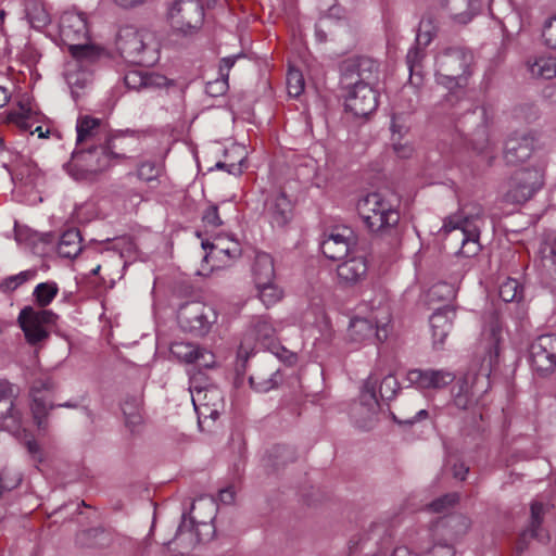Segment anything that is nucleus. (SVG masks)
<instances>
[{
    "instance_id": "e433bc0d",
    "label": "nucleus",
    "mask_w": 556,
    "mask_h": 556,
    "mask_svg": "<svg viewBox=\"0 0 556 556\" xmlns=\"http://www.w3.org/2000/svg\"><path fill=\"white\" fill-rule=\"evenodd\" d=\"M255 286L258 298L266 307L275 305L282 298V291L274 280L265 282L264 285L256 283Z\"/></svg>"
},
{
    "instance_id": "7ed1b4c3",
    "label": "nucleus",
    "mask_w": 556,
    "mask_h": 556,
    "mask_svg": "<svg viewBox=\"0 0 556 556\" xmlns=\"http://www.w3.org/2000/svg\"><path fill=\"white\" fill-rule=\"evenodd\" d=\"M116 49L127 63L152 66L160 59L161 43L154 31L126 26L118 31Z\"/></svg>"
},
{
    "instance_id": "f3484780",
    "label": "nucleus",
    "mask_w": 556,
    "mask_h": 556,
    "mask_svg": "<svg viewBox=\"0 0 556 556\" xmlns=\"http://www.w3.org/2000/svg\"><path fill=\"white\" fill-rule=\"evenodd\" d=\"M530 358L536 371H552L556 367V336L538 337L530 346Z\"/></svg>"
},
{
    "instance_id": "a878e982",
    "label": "nucleus",
    "mask_w": 556,
    "mask_h": 556,
    "mask_svg": "<svg viewBox=\"0 0 556 556\" xmlns=\"http://www.w3.org/2000/svg\"><path fill=\"white\" fill-rule=\"evenodd\" d=\"M533 150V138L529 135L515 134L505 143L504 159L507 164L517 165L528 160Z\"/></svg>"
},
{
    "instance_id": "69168bd1",
    "label": "nucleus",
    "mask_w": 556,
    "mask_h": 556,
    "mask_svg": "<svg viewBox=\"0 0 556 556\" xmlns=\"http://www.w3.org/2000/svg\"><path fill=\"white\" fill-rule=\"evenodd\" d=\"M468 471H469V468L465 464H456V465H454V468H453V476L456 479L465 480Z\"/></svg>"
},
{
    "instance_id": "4be33fe9",
    "label": "nucleus",
    "mask_w": 556,
    "mask_h": 556,
    "mask_svg": "<svg viewBox=\"0 0 556 556\" xmlns=\"http://www.w3.org/2000/svg\"><path fill=\"white\" fill-rule=\"evenodd\" d=\"M353 232L349 228L334 229L320 243L323 254L330 260H342L352 254Z\"/></svg>"
},
{
    "instance_id": "c9c22d12",
    "label": "nucleus",
    "mask_w": 556,
    "mask_h": 556,
    "mask_svg": "<svg viewBox=\"0 0 556 556\" xmlns=\"http://www.w3.org/2000/svg\"><path fill=\"white\" fill-rule=\"evenodd\" d=\"M122 412L125 417V424L131 431L142 424L141 400L136 396L125 399L122 404Z\"/></svg>"
},
{
    "instance_id": "4468645a",
    "label": "nucleus",
    "mask_w": 556,
    "mask_h": 556,
    "mask_svg": "<svg viewBox=\"0 0 556 556\" xmlns=\"http://www.w3.org/2000/svg\"><path fill=\"white\" fill-rule=\"evenodd\" d=\"M191 401L198 414L199 426L207 420L215 421L225 408L223 391L215 387H194L190 386Z\"/></svg>"
},
{
    "instance_id": "423d86ee",
    "label": "nucleus",
    "mask_w": 556,
    "mask_h": 556,
    "mask_svg": "<svg viewBox=\"0 0 556 556\" xmlns=\"http://www.w3.org/2000/svg\"><path fill=\"white\" fill-rule=\"evenodd\" d=\"M473 54L464 47H448L440 51L434 59L437 84L448 90L462 89L471 75Z\"/></svg>"
},
{
    "instance_id": "338daca9",
    "label": "nucleus",
    "mask_w": 556,
    "mask_h": 556,
    "mask_svg": "<svg viewBox=\"0 0 556 556\" xmlns=\"http://www.w3.org/2000/svg\"><path fill=\"white\" fill-rule=\"evenodd\" d=\"M215 167L219 168V169H226L229 174H232V175H240L242 173L240 165H236V164L227 165L223 162H218V163H216Z\"/></svg>"
},
{
    "instance_id": "37998d69",
    "label": "nucleus",
    "mask_w": 556,
    "mask_h": 556,
    "mask_svg": "<svg viewBox=\"0 0 556 556\" xmlns=\"http://www.w3.org/2000/svg\"><path fill=\"white\" fill-rule=\"evenodd\" d=\"M498 294L507 303L519 301L522 298V289L516 279L508 278L501 283Z\"/></svg>"
},
{
    "instance_id": "aec40b11",
    "label": "nucleus",
    "mask_w": 556,
    "mask_h": 556,
    "mask_svg": "<svg viewBox=\"0 0 556 556\" xmlns=\"http://www.w3.org/2000/svg\"><path fill=\"white\" fill-rule=\"evenodd\" d=\"M16 396L15 387L4 380H0V420L3 427L18 434L22 430V417L17 409L14 408V399Z\"/></svg>"
},
{
    "instance_id": "ea45409f",
    "label": "nucleus",
    "mask_w": 556,
    "mask_h": 556,
    "mask_svg": "<svg viewBox=\"0 0 556 556\" xmlns=\"http://www.w3.org/2000/svg\"><path fill=\"white\" fill-rule=\"evenodd\" d=\"M253 332L256 340H258L264 346H269L276 336L275 327L264 317H261L255 321Z\"/></svg>"
},
{
    "instance_id": "5fc2aeb1",
    "label": "nucleus",
    "mask_w": 556,
    "mask_h": 556,
    "mask_svg": "<svg viewBox=\"0 0 556 556\" xmlns=\"http://www.w3.org/2000/svg\"><path fill=\"white\" fill-rule=\"evenodd\" d=\"M457 500H458V496L456 493L446 494V495H443L442 497L433 501L430 504V508L433 511L441 513L444 509H446L447 507L454 505L457 502Z\"/></svg>"
},
{
    "instance_id": "6e6552de",
    "label": "nucleus",
    "mask_w": 556,
    "mask_h": 556,
    "mask_svg": "<svg viewBox=\"0 0 556 556\" xmlns=\"http://www.w3.org/2000/svg\"><path fill=\"white\" fill-rule=\"evenodd\" d=\"M357 211L367 228L376 233L388 232L400 220L394 199L382 192H371L361 198Z\"/></svg>"
},
{
    "instance_id": "2eb2a0df",
    "label": "nucleus",
    "mask_w": 556,
    "mask_h": 556,
    "mask_svg": "<svg viewBox=\"0 0 556 556\" xmlns=\"http://www.w3.org/2000/svg\"><path fill=\"white\" fill-rule=\"evenodd\" d=\"M543 185V174L535 168L517 170L509 179L505 199L509 203L522 204L533 197Z\"/></svg>"
},
{
    "instance_id": "473e14b6",
    "label": "nucleus",
    "mask_w": 556,
    "mask_h": 556,
    "mask_svg": "<svg viewBox=\"0 0 556 556\" xmlns=\"http://www.w3.org/2000/svg\"><path fill=\"white\" fill-rule=\"evenodd\" d=\"M81 237L77 229L63 232L58 244V253L62 257L73 258L81 252Z\"/></svg>"
},
{
    "instance_id": "09e8293b",
    "label": "nucleus",
    "mask_w": 556,
    "mask_h": 556,
    "mask_svg": "<svg viewBox=\"0 0 556 556\" xmlns=\"http://www.w3.org/2000/svg\"><path fill=\"white\" fill-rule=\"evenodd\" d=\"M400 389V383L393 375H387L380 382L379 393L382 400H392Z\"/></svg>"
},
{
    "instance_id": "f257e3e1",
    "label": "nucleus",
    "mask_w": 556,
    "mask_h": 556,
    "mask_svg": "<svg viewBox=\"0 0 556 556\" xmlns=\"http://www.w3.org/2000/svg\"><path fill=\"white\" fill-rule=\"evenodd\" d=\"M485 356L478 372H467L454 387L453 402L459 409H467L490 389V374L500 354L503 340L502 326L493 319L483 332Z\"/></svg>"
},
{
    "instance_id": "774afa93",
    "label": "nucleus",
    "mask_w": 556,
    "mask_h": 556,
    "mask_svg": "<svg viewBox=\"0 0 556 556\" xmlns=\"http://www.w3.org/2000/svg\"><path fill=\"white\" fill-rule=\"evenodd\" d=\"M219 498L225 504H230L235 498V492L231 488L224 489L219 492Z\"/></svg>"
},
{
    "instance_id": "bf43d9fd",
    "label": "nucleus",
    "mask_w": 556,
    "mask_h": 556,
    "mask_svg": "<svg viewBox=\"0 0 556 556\" xmlns=\"http://www.w3.org/2000/svg\"><path fill=\"white\" fill-rule=\"evenodd\" d=\"M422 58H424V52H422L421 48L416 46V47L409 49V51L407 52V55H406V62H407L410 73H413L415 71V68L418 66V64Z\"/></svg>"
},
{
    "instance_id": "052dcab7",
    "label": "nucleus",
    "mask_w": 556,
    "mask_h": 556,
    "mask_svg": "<svg viewBox=\"0 0 556 556\" xmlns=\"http://www.w3.org/2000/svg\"><path fill=\"white\" fill-rule=\"evenodd\" d=\"M241 55H232L222 59L219 65V76L228 80L229 71L235 65L236 60Z\"/></svg>"
},
{
    "instance_id": "0eeeda50",
    "label": "nucleus",
    "mask_w": 556,
    "mask_h": 556,
    "mask_svg": "<svg viewBox=\"0 0 556 556\" xmlns=\"http://www.w3.org/2000/svg\"><path fill=\"white\" fill-rule=\"evenodd\" d=\"M369 316L354 317L348 328V338L355 343H363L376 338L384 341L389 336L388 327L392 315L387 295L381 292L375 300L369 301Z\"/></svg>"
},
{
    "instance_id": "dca6fc26",
    "label": "nucleus",
    "mask_w": 556,
    "mask_h": 556,
    "mask_svg": "<svg viewBox=\"0 0 556 556\" xmlns=\"http://www.w3.org/2000/svg\"><path fill=\"white\" fill-rule=\"evenodd\" d=\"M455 378V374L446 368H413L404 380L408 387L428 393L445 389Z\"/></svg>"
},
{
    "instance_id": "4c0bfd02",
    "label": "nucleus",
    "mask_w": 556,
    "mask_h": 556,
    "mask_svg": "<svg viewBox=\"0 0 556 556\" xmlns=\"http://www.w3.org/2000/svg\"><path fill=\"white\" fill-rule=\"evenodd\" d=\"M100 125V121L93 117L84 116L77 121V143L81 144L93 138Z\"/></svg>"
},
{
    "instance_id": "e2e57ef3",
    "label": "nucleus",
    "mask_w": 556,
    "mask_h": 556,
    "mask_svg": "<svg viewBox=\"0 0 556 556\" xmlns=\"http://www.w3.org/2000/svg\"><path fill=\"white\" fill-rule=\"evenodd\" d=\"M249 357V351L244 346V344H241L238 350V358H237V365H236V371L237 374H243L245 370V362Z\"/></svg>"
},
{
    "instance_id": "864d4df0",
    "label": "nucleus",
    "mask_w": 556,
    "mask_h": 556,
    "mask_svg": "<svg viewBox=\"0 0 556 556\" xmlns=\"http://www.w3.org/2000/svg\"><path fill=\"white\" fill-rule=\"evenodd\" d=\"M228 89V80L225 78H217L214 81H208L205 91L208 96L218 97L224 94Z\"/></svg>"
},
{
    "instance_id": "3c124183",
    "label": "nucleus",
    "mask_w": 556,
    "mask_h": 556,
    "mask_svg": "<svg viewBox=\"0 0 556 556\" xmlns=\"http://www.w3.org/2000/svg\"><path fill=\"white\" fill-rule=\"evenodd\" d=\"M202 219L208 227L216 228L223 225V220L218 214V207L214 204L210 205L203 213Z\"/></svg>"
},
{
    "instance_id": "58836bf2",
    "label": "nucleus",
    "mask_w": 556,
    "mask_h": 556,
    "mask_svg": "<svg viewBox=\"0 0 556 556\" xmlns=\"http://www.w3.org/2000/svg\"><path fill=\"white\" fill-rule=\"evenodd\" d=\"M198 349V345L190 342H175L170 345V353L180 362L193 364Z\"/></svg>"
},
{
    "instance_id": "2f4dec72",
    "label": "nucleus",
    "mask_w": 556,
    "mask_h": 556,
    "mask_svg": "<svg viewBox=\"0 0 556 556\" xmlns=\"http://www.w3.org/2000/svg\"><path fill=\"white\" fill-rule=\"evenodd\" d=\"M280 374L278 369L273 367L263 368L257 372L250 376L249 381L251 387L256 392H268L280 382Z\"/></svg>"
},
{
    "instance_id": "c756f323",
    "label": "nucleus",
    "mask_w": 556,
    "mask_h": 556,
    "mask_svg": "<svg viewBox=\"0 0 556 556\" xmlns=\"http://www.w3.org/2000/svg\"><path fill=\"white\" fill-rule=\"evenodd\" d=\"M455 317V311L447 306L435 311L430 317V328L433 339V344H443L446 337L448 336L453 319Z\"/></svg>"
},
{
    "instance_id": "72a5a7b5",
    "label": "nucleus",
    "mask_w": 556,
    "mask_h": 556,
    "mask_svg": "<svg viewBox=\"0 0 556 556\" xmlns=\"http://www.w3.org/2000/svg\"><path fill=\"white\" fill-rule=\"evenodd\" d=\"M254 280L256 283L264 285L275 278V267L273 257L265 252H258L255 255L253 266Z\"/></svg>"
},
{
    "instance_id": "a18cd8bd",
    "label": "nucleus",
    "mask_w": 556,
    "mask_h": 556,
    "mask_svg": "<svg viewBox=\"0 0 556 556\" xmlns=\"http://www.w3.org/2000/svg\"><path fill=\"white\" fill-rule=\"evenodd\" d=\"M162 169V163L155 161H144L139 165L137 175L139 179L149 182L155 180L161 175Z\"/></svg>"
},
{
    "instance_id": "5701e85b",
    "label": "nucleus",
    "mask_w": 556,
    "mask_h": 556,
    "mask_svg": "<svg viewBox=\"0 0 556 556\" xmlns=\"http://www.w3.org/2000/svg\"><path fill=\"white\" fill-rule=\"evenodd\" d=\"M124 83L128 89L136 91H154L174 85V81L162 74L150 73L142 70H130L124 75Z\"/></svg>"
},
{
    "instance_id": "f03ea898",
    "label": "nucleus",
    "mask_w": 556,
    "mask_h": 556,
    "mask_svg": "<svg viewBox=\"0 0 556 556\" xmlns=\"http://www.w3.org/2000/svg\"><path fill=\"white\" fill-rule=\"evenodd\" d=\"M378 67L376 61L359 58L344 68L345 109L356 117H366L378 106V93L372 87L378 79Z\"/></svg>"
},
{
    "instance_id": "20e7f679",
    "label": "nucleus",
    "mask_w": 556,
    "mask_h": 556,
    "mask_svg": "<svg viewBox=\"0 0 556 556\" xmlns=\"http://www.w3.org/2000/svg\"><path fill=\"white\" fill-rule=\"evenodd\" d=\"M482 213L480 206H466L444 219L441 230L451 239L460 242V248L457 251L459 255L471 257L480 252L479 237Z\"/></svg>"
},
{
    "instance_id": "680f3d73",
    "label": "nucleus",
    "mask_w": 556,
    "mask_h": 556,
    "mask_svg": "<svg viewBox=\"0 0 556 556\" xmlns=\"http://www.w3.org/2000/svg\"><path fill=\"white\" fill-rule=\"evenodd\" d=\"M275 355L281 359L282 362L292 365L296 362V354L287 350L283 346H277L275 351Z\"/></svg>"
},
{
    "instance_id": "a211bd4d",
    "label": "nucleus",
    "mask_w": 556,
    "mask_h": 556,
    "mask_svg": "<svg viewBox=\"0 0 556 556\" xmlns=\"http://www.w3.org/2000/svg\"><path fill=\"white\" fill-rule=\"evenodd\" d=\"M367 273V257L352 253L337 266L338 283L344 288L357 286L366 279Z\"/></svg>"
},
{
    "instance_id": "8fccbe9b",
    "label": "nucleus",
    "mask_w": 556,
    "mask_h": 556,
    "mask_svg": "<svg viewBox=\"0 0 556 556\" xmlns=\"http://www.w3.org/2000/svg\"><path fill=\"white\" fill-rule=\"evenodd\" d=\"M542 40L544 46L556 50V15L545 21L542 28Z\"/></svg>"
},
{
    "instance_id": "cd10ccee",
    "label": "nucleus",
    "mask_w": 556,
    "mask_h": 556,
    "mask_svg": "<svg viewBox=\"0 0 556 556\" xmlns=\"http://www.w3.org/2000/svg\"><path fill=\"white\" fill-rule=\"evenodd\" d=\"M208 247L211 250L208 253L204 255V261H207L208 257H211L219 262L226 263V260L233 261L241 255L240 245L235 240H225L218 238L213 243H210L208 241H202V248L204 250H206Z\"/></svg>"
},
{
    "instance_id": "1a4fd4ad",
    "label": "nucleus",
    "mask_w": 556,
    "mask_h": 556,
    "mask_svg": "<svg viewBox=\"0 0 556 556\" xmlns=\"http://www.w3.org/2000/svg\"><path fill=\"white\" fill-rule=\"evenodd\" d=\"M119 141V138H114L105 144L76 152L71 169L73 178L78 181H92L99 173L111 166L113 160L124 159L125 154L116 151Z\"/></svg>"
},
{
    "instance_id": "0e129e2a",
    "label": "nucleus",
    "mask_w": 556,
    "mask_h": 556,
    "mask_svg": "<svg viewBox=\"0 0 556 556\" xmlns=\"http://www.w3.org/2000/svg\"><path fill=\"white\" fill-rule=\"evenodd\" d=\"M427 417H428V412L426 409L421 408V409H418L413 417H405L403 419H400L399 422L412 425L416 421L426 419Z\"/></svg>"
},
{
    "instance_id": "f8f14e48",
    "label": "nucleus",
    "mask_w": 556,
    "mask_h": 556,
    "mask_svg": "<svg viewBox=\"0 0 556 556\" xmlns=\"http://www.w3.org/2000/svg\"><path fill=\"white\" fill-rule=\"evenodd\" d=\"M167 20L175 31L190 34L203 23V7L199 0H176L168 7Z\"/></svg>"
},
{
    "instance_id": "a19ab883",
    "label": "nucleus",
    "mask_w": 556,
    "mask_h": 556,
    "mask_svg": "<svg viewBox=\"0 0 556 556\" xmlns=\"http://www.w3.org/2000/svg\"><path fill=\"white\" fill-rule=\"evenodd\" d=\"M58 285L55 282L49 281L37 285L33 294L36 299V302L41 307H45L52 302V300L58 294Z\"/></svg>"
},
{
    "instance_id": "6e6d98bb",
    "label": "nucleus",
    "mask_w": 556,
    "mask_h": 556,
    "mask_svg": "<svg viewBox=\"0 0 556 556\" xmlns=\"http://www.w3.org/2000/svg\"><path fill=\"white\" fill-rule=\"evenodd\" d=\"M0 475H2V485L4 491H10L14 488H16L21 483V476L18 472L3 469L0 471Z\"/></svg>"
},
{
    "instance_id": "4d7b16f0",
    "label": "nucleus",
    "mask_w": 556,
    "mask_h": 556,
    "mask_svg": "<svg viewBox=\"0 0 556 556\" xmlns=\"http://www.w3.org/2000/svg\"><path fill=\"white\" fill-rule=\"evenodd\" d=\"M432 40L429 23H421L419 30L416 36V46L419 48H426Z\"/></svg>"
},
{
    "instance_id": "b1692460",
    "label": "nucleus",
    "mask_w": 556,
    "mask_h": 556,
    "mask_svg": "<svg viewBox=\"0 0 556 556\" xmlns=\"http://www.w3.org/2000/svg\"><path fill=\"white\" fill-rule=\"evenodd\" d=\"M551 506L548 503L533 501L530 505V520L527 530L522 533L518 549L522 551V542L528 536L538 540L541 543L549 541L548 532L542 527L545 515L549 511Z\"/></svg>"
},
{
    "instance_id": "c03bdc74",
    "label": "nucleus",
    "mask_w": 556,
    "mask_h": 556,
    "mask_svg": "<svg viewBox=\"0 0 556 556\" xmlns=\"http://www.w3.org/2000/svg\"><path fill=\"white\" fill-rule=\"evenodd\" d=\"M305 81L303 74L295 68H290L287 74V90L290 97L296 98L304 91Z\"/></svg>"
},
{
    "instance_id": "6ab92c4d",
    "label": "nucleus",
    "mask_w": 556,
    "mask_h": 556,
    "mask_svg": "<svg viewBox=\"0 0 556 556\" xmlns=\"http://www.w3.org/2000/svg\"><path fill=\"white\" fill-rule=\"evenodd\" d=\"M198 506L208 508V518L197 520L195 518H187L186 515H182L181 522L176 530L175 540L179 541L180 544L185 545L186 547L194 546L201 540L198 531L194 530V523L198 522L201 526L207 527L208 521L214 518L215 504L212 500H199L198 502L193 503L192 510L195 511Z\"/></svg>"
},
{
    "instance_id": "49530a36",
    "label": "nucleus",
    "mask_w": 556,
    "mask_h": 556,
    "mask_svg": "<svg viewBox=\"0 0 556 556\" xmlns=\"http://www.w3.org/2000/svg\"><path fill=\"white\" fill-rule=\"evenodd\" d=\"M65 77L74 97L77 96L79 89H84L90 81V74L86 71H68Z\"/></svg>"
},
{
    "instance_id": "7c9ffc66",
    "label": "nucleus",
    "mask_w": 556,
    "mask_h": 556,
    "mask_svg": "<svg viewBox=\"0 0 556 556\" xmlns=\"http://www.w3.org/2000/svg\"><path fill=\"white\" fill-rule=\"evenodd\" d=\"M527 68L532 78L552 79L556 76V58L547 54L529 58Z\"/></svg>"
},
{
    "instance_id": "f704fd0d",
    "label": "nucleus",
    "mask_w": 556,
    "mask_h": 556,
    "mask_svg": "<svg viewBox=\"0 0 556 556\" xmlns=\"http://www.w3.org/2000/svg\"><path fill=\"white\" fill-rule=\"evenodd\" d=\"M393 151L401 159H408L414 153V147L409 141H403V135L407 132V128L403 125L397 124L395 117L392 118L391 123Z\"/></svg>"
},
{
    "instance_id": "13d9d810",
    "label": "nucleus",
    "mask_w": 556,
    "mask_h": 556,
    "mask_svg": "<svg viewBox=\"0 0 556 556\" xmlns=\"http://www.w3.org/2000/svg\"><path fill=\"white\" fill-rule=\"evenodd\" d=\"M26 448L35 464H41L45 460V453L35 440H28L25 443Z\"/></svg>"
},
{
    "instance_id": "39448f33",
    "label": "nucleus",
    "mask_w": 556,
    "mask_h": 556,
    "mask_svg": "<svg viewBox=\"0 0 556 556\" xmlns=\"http://www.w3.org/2000/svg\"><path fill=\"white\" fill-rule=\"evenodd\" d=\"M59 33L62 42L77 61L92 62L99 58L101 50L90 41L85 13L65 11L60 17Z\"/></svg>"
},
{
    "instance_id": "412c9836",
    "label": "nucleus",
    "mask_w": 556,
    "mask_h": 556,
    "mask_svg": "<svg viewBox=\"0 0 556 556\" xmlns=\"http://www.w3.org/2000/svg\"><path fill=\"white\" fill-rule=\"evenodd\" d=\"M54 388L50 378L38 379L33 383L30 395L33 399L31 412L39 429L45 428V420L49 410L53 407L49 397Z\"/></svg>"
},
{
    "instance_id": "ddd939ff",
    "label": "nucleus",
    "mask_w": 556,
    "mask_h": 556,
    "mask_svg": "<svg viewBox=\"0 0 556 556\" xmlns=\"http://www.w3.org/2000/svg\"><path fill=\"white\" fill-rule=\"evenodd\" d=\"M216 320V311L202 302L186 303L178 311V323L181 329L194 336H205Z\"/></svg>"
},
{
    "instance_id": "9d476101",
    "label": "nucleus",
    "mask_w": 556,
    "mask_h": 556,
    "mask_svg": "<svg viewBox=\"0 0 556 556\" xmlns=\"http://www.w3.org/2000/svg\"><path fill=\"white\" fill-rule=\"evenodd\" d=\"M378 377L370 374L365 380L359 397L351 405L350 418L359 429H370L379 413V402L376 394Z\"/></svg>"
},
{
    "instance_id": "9b49d317",
    "label": "nucleus",
    "mask_w": 556,
    "mask_h": 556,
    "mask_svg": "<svg viewBox=\"0 0 556 556\" xmlns=\"http://www.w3.org/2000/svg\"><path fill=\"white\" fill-rule=\"evenodd\" d=\"M56 315L52 311L24 307L17 321L27 343L38 345L49 338V328L55 323Z\"/></svg>"
},
{
    "instance_id": "79ce46f5",
    "label": "nucleus",
    "mask_w": 556,
    "mask_h": 556,
    "mask_svg": "<svg viewBox=\"0 0 556 556\" xmlns=\"http://www.w3.org/2000/svg\"><path fill=\"white\" fill-rule=\"evenodd\" d=\"M457 289L454 285L442 281L433 285L428 292L430 301H450L455 298Z\"/></svg>"
},
{
    "instance_id": "bb28decb",
    "label": "nucleus",
    "mask_w": 556,
    "mask_h": 556,
    "mask_svg": "<svg viewBox=\"0 0 556 556\" xmlns=\"http://www.w3.org/2000/svg\"><path fill=\"white\" fill-rule=\"evenodd\" d=\"M36 121V113L31 110L27 101H20L17 106L9 111L5 116V122L14 124L20 129L28 131L31 135L34 132H38L39 138H46L49 134V130L43 132L41 126H37L33 130V126Z\"/></svg>"
},
{
    "instance_id": "393cba45",
    "label": "nucleus",
    "mask_w": 556,
    "mask_h": 556,
    "mask_svg": "<svg viewBox=\"0 0 556 556\" xmlns=\"http://www.w3.org/2000/svg\"><path fill=\"white\" fill-rule=\"evenodd\" d=\"M266 214L274 228L285 227L292 218V203L282 192L273 194L266 202Z\"/></svg>"
},
{
    "instance_id": "603ef678",
    "label": "nucleus",
    "mask_w": 556,
    "mask_h": 556,
    "mask_svg": "<svg viewBox=\"0 0 556 556\" xmlns=\"http://www.w3.org/2000/svg\"><path fill=\"white\" fill-rule=\"evenodd\" d=\"M203 368H213L216 365L215 355L203 348L198 349L197 351V359H194V363Z\"/></svg>"
},
{
    "instance_id": "de8ad7c7",
    "label": "nucleus",
    "mask_w": 556,
    "mask_h": 556,
    "mask_svg": "<svg viewBox=\"0 0 556 556\" xmlns=\"http://www.w3.org/2000/svg\"><path fill=\"white\" fill-rule=\"evenodd\" d=\"M35 273L31 270H24L16 275L9 276L1 282L0 287L4 291H14L16 288L28 281L34 277Z\"/></svg>"
},
{
    "instance_id": "c85d7f7f",
    "label": "nucleus",
    "mask_w": 556,
    "mask_h": 556,
    "mask_svg": "<svg viewBox=\"0 0 556 556\" xmlns=\"http://www.w3.org/2000/svg\"><path fill=\"white\" fill-rule=\"evenodd\" d=\"M484 0H447L452 20L456 24L466 25L481 12Z\"/></svg>"
}]
</instances>
